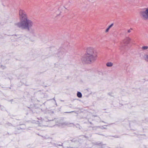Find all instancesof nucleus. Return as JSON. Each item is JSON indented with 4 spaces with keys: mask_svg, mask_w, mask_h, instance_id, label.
I'll list each match as a JSON object with an SVG mask.
<instances>
[{
    "mask_svg": "<svg viewBox=\"0 0 148 148\" xmlns=\"http://www.w3.org/2000/svg\"><path fill=\"white\" fill-rule=\"evenodd\" d=\"M19 16L20 22L16 24L17 27L22 29H27L32 26V22L28 18L25 10L22 9L19 10Z\"/></svg>",
    "mask_w": 148,
    "mask_h": 148,
    "instance_id": "1",
    "label": "nucleus"
},
{
    "mask_svg": "<svg viewBox=\"0 0 148 148\" xmlns=\"http://www.w3.org/2000/svg\"><path fill=\"white\" fill-rule=\"evenodd\" d=\"M96 59L95 51L94 48L92 47H88L86 49L85 55L82 58L83 62L90 63L93 62Z\"/></svg>",
    "mask_w": 148,
    "mask_h": 148,
    "instance_id": "2",
    "label": "nucleus"
},
{
    "mask_svg": "<svg viewBox=\"0 0 148 148\" xmlns=\"http://www.w3.org/2000/svg\"><path fill=\"white\" fill-rule=\"evenodd\" d=\"M141 15L145 20H148V8L146 9L145 11L141 12Z\"/></svg>",
    "mask_w": 148,
    "mask_h": 148,
    "instance_id": "3",
    "label": "nucleus"
},
{
    "mask_svg": "<svg viewBox=\"0 0 148 148\" xmlns=\"http://www.w3.org/2000/svg\"><path fill=\"white\" fill-rule=\"evenodd\" d=\"M131 40V39L128 37H125L122 41V42L125 45L129 44Z\"/></svg>",
    "mask_w": 148,
    "mask_h": 148,
    "instance_id": "4",
    "label": "nucleus"
},
{
    "mask_svg": "<svg viewBox=\"0 0 148 148\" xmlns=\"http://www.w3.org/2000/svg\"><path fill=\"white\" fill-rule=\"evenodd\" d=\"M106 65L108 67H111L112 66L113 63L111 62H108L106 64Z\"/></svg>",
    "mask_w": 148,
    "mask_h": 148,
    "instance_id": "5",
    "label": "nucleus"
},
{
    "mask_svg": "<svg viewBox=\"0 0 148 148\" xmlns=\"http://www.w3.org/2000/svg\"><path fill=\"white\" fill-rule=\"evenodd\" d=\"M144 58L146 61L148 62V54L145 55Z\"/></svg>",
    "mask_w": 148,
    "mask_h": 148,
    "instance_id": "6",
    "label": "nucleus"
},
{
    "mask_svg": "<svg viewBox=\"0 0 148 148\" xmlns=\"http://www.w3.org/2000/svg\"><path fill=\"white\" fill-rule=\"evenodd\" d=\"M77 96L79 98H81L82 97V94L80 92H77Z\"/></svg>",
    "mask_w": 148,
    "mask_h": 148,
    "instance_id": "7",
    "label": "nucleus"
},
{
    "mask_svg": "<svg viewBox=\"0 0 148 148\" xmlns=\"http://www.w3.org/2000/svg\"><path fill=\"white\" fill-rule=\"evenodd\" d=\"M148 48V47L147 46H144L142 48V49L143 50H145L147 49Z\"/></svg>",
    "mask_w": 148,
    "mask_h": 148,
    "instance_id": "8",
    "label": "nucleus"
},
{
    "mask_svg": "<svg viewBox=\"0 0 148 148\" xmlns=\"http://www.w3.org/2000/svg\"><path fill=\"white\" fill-rule=\"evenodd\" d=\"M110 27H109H109H108V28L106 29V32H108L110 29Z\"/></svg>",
    "mask_w": 148,
    "mask_h": 148,
    "instance_id": "9",
    "label": "nucleus"
},
{
    "mask_svg": "<svg viewBox=\"0 0 148 148\" xmlns=\"http://www.w3.org/2000/svg\"><path fill=\"white\" fill-rule=\"evenodd\" d=\"M132 29L131 28L130 29L128 30L127 31L128 33H129L130 32H131V30H132Z\"/></svg>",
    "mask_w": 148,
    "mask_h": 148,
    "instance_id": "10",
    "label": "nucleus"
},
{
    "mask_svg": "<svg viewBox=\"0 0 148 148\" xmlns=\"http://www.w3.org/2000/svg\"><path fill=\"white\" fill-rule=\"evenodd\" d=\"M113 25V24H111L110 26H109V27L111 28L112 27V26Z\"/></svg>",
    "mask_w": 148,
    "mask_h": 148,
    "instance_id": "11",
    "label": "nucleus"
}]
</instances>
